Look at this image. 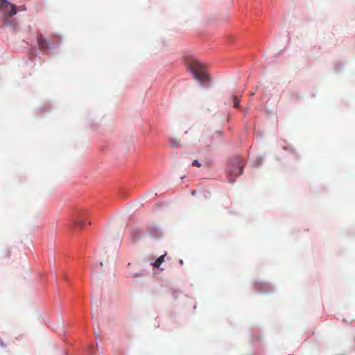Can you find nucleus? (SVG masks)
<instances>
[{
	"mask_svg": "<svg viewBox=\"0 0 355 355\" xmlns=\"http://www.w3.org/2000/svg\"><path fill=\"white\" fill-rule=\"evenodd\" d=\"M184 63L187 69L192 73L196 80L200 83H204L208 80L209 77L205 71V67L198 60L192 57H186Z\"/></svg>",
	"mask_w": 355,
	"mask_h": 355,
	"instance_id": "f257e3e1",
	"label": "nucleus"
},
{
	"mask_svg": "<svg viewBox=\"0 0 355 355\" xmlns=\"http://www.w3.org/2000/svg\"><path fill=\"white\" fill-rule=\"evenodd\" d=\"M0 11L1 12V21L2 26H11L15 28L17 24L11 17L17 13L16 6L10 3L7 0H0Z\"/></svg>",
	"mask_w": 355,
	"mask_h": 355,
	"instance_id": "f03ea898",
	"label": "nucleus"
},
{
	"mask_svg": "<svg viewBox=\"0 0 355 355\" xmlns=\"http://www.w3.org/2000/svg\"><path fill=\"white\" fill-rule=\"evenodd\" d=\"M230 164L234 167V168L228 169L230 174L239 176L243 173V161L239 157L234 158Z\"/></svg>",
	"mask_w": 355,
	"mask_h": 355,
	"instance_id": "7ed1b4c3",
	"label": "nucleus"
},
{
	"mask_svg": "<svg viewBox=\"0 0 355 355\" xmlns=\"http://www.w3.org/2000/svg\"><path fill=\"white\" fill-rule=\"evenodd\" d=\"M37 42L39 49L42 52H46L49 50V46L47 40L43 36L42 34L38 33L37 36Z\"/></svg>",
	"mask_w": 355,
	"mask_h": 355,
	"instance_id": "20e7f679",
	"label": "nucleus"
},
{
	"mask_svg": "<svg viewBox=\"0 0 355 355\" xmlns=\"http://www.w3.org/2000/svg\"><path fill=\"white\" fill-rule=\"evenodd\" d=\"M85 212L86 211L84 210H80L75 214L72 220L76 225L81 227L85 225V221L82 220L81 218L84 216Z\"/></svg>",
	"mask_w": 355,
	"mask_h": 355,
	"instance_id": "39448f33",
	"label": "nucleus"
},
{
	"mask_svg": "<svg viewBox=\"0 0 355 355\" xmlns=\"http://www.w3.org/2000/svg\"><path fill=\"white\" fill-rule=\"evenodd\" d=\"M164 257L165 255L160 256L153 264L154 267L159 268L160 265L163 263L164 261Z\"/></svg>",
	"mask_w": 355,
	"mask_h": 355,
	"instance_id": "423d86ee",
	"label": "nucleus"
},
{
	"mask_svg": "<svg viewBox=\"0 0 355 355\" xmlns=\"http://www.w3.org/2000/svg\"><path fill=\"white\" fill-rule=\"evenodd\" d=\"M233 104H234V107L235 108L239 107V106H240V99L238 97H236V96H234L233 97Z\"/></svg>",
	"mask_w": 355,
	"mask_h": 355,
	"instance_id": "0eeeda50",
	"label": "nucleus"
},
{
	"mask_svg": "<svg viewBox=\"0 0 355 355\" xmlns=\"http://www.w3.org/2000/svg\"><path fill=\"white\" fill-rule=\"evenodd\" d=\"M170 143H171V146L173 147H178L179 145V141L177 139H171L170 140Z\"/></svg>",
	"mask_w": 355,
	"mask_h": 355,
	"instance_id": "6e6552de",
	"label": "nucleus"
},
{
	"mask_svg": "<svg viewBox=\"0 0 355 355\" xmlns=\"http://www.w3.org/2000/svg\"><path fill=\"white\" fill-rule=\"evenodd\" d=\"M192 166L196 167H200L201 164L198 160H194L192 163Z\"/></svg>",
	"mask_w": 355,
	"mask_h": 355,
	"instance_id": "1a4fd4ad",
	"label": "nucleus"
},
{
	"mask_svg": "<svg viewBox=\"0 0 355 355\" xmlns=\"http://www.w3.org/2000/svg\"><path fill=\"white\" fill-rule=\"evenodd\" d=\"M179 263H180L181 265H182V264L184 263V262H183V261H182V259H180V260L179 261Z\"/></svg>",
	"mask_w": 355,
	"mask_h": 355,
	"instance_id": "9d476101",
	"label": "nucleus"
},
{
	"mask_svg": "<svg viewBox=\"0 0 355 355\" xmlns=\"http://www.w3.org/2000/svg\"><path fill=\"white\" fill-rule=\"evenodd\" d=\"M234 179H231L230 181L231 182H234Z\"/></svg>",
	"mask_w": 355,
	"mask_h": 355,
	"instance_id": "9b49d317",
	"label": "nucleus"
}]
</instances>
